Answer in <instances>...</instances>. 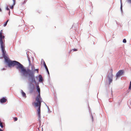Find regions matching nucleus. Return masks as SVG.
Returning <instances> with one entry per match:
<instances>
[{"label": "nucleus", "mask_w": 131, "mask_h": 131, "mask_svg": "<svg viewBox=\"0 0 131 131\" xmlns=\"http://www.w3.org/2000/svg\"><path fill=\"white\" fill-rule=\"evenodd\" d=\"M4 59L5 62L9 67H10L12 66L16 65V69L19 71L21 75L26 69L23 65L20 62L16 61L11 60L8 57Z\"/></svg>", "instance_id": "obj_1"}, {"label": "nucleus", "mask_w": 131, "mask_h": 131, "mask_svg": "<svg viewBox=\"0 0 131 131\" xmlns=\"http://www.w3.org/2000/svg\"><path fill=\"white\" fill-rule=\"evenodd\" d=\"M32 69L30 70L29 69H26L21 75L23 77H28V80L31 83H34L36 86L39 85V83L37 82L35 80L34 72Z\"/></svg>", "instance_id": "obj_2"}, {"label": "nucleus", "mask_w": 131, "mask_h": 131, "mask_svg": "<svg viewBox=\"0 0 131 131\" xmlns=\"http://www.w3.org/2000/svg\"><path fill=\"white\" fill-rule=\"evenodd\" d=\"M38 93V95L37 96L36 99V102L34 103V105L36 107H38L37 111V113L38 116V120L40 122H41L40 116V107L41 103L42 102V99L40 97V92Z\"/></svg>", "instance_id": "obj_3"}, {"label": "nucleus", "mask_w": 131, "mask_h": 131, "mask_svg": "<svg viewBox=\"0 0 131 131\" xmlns=\"http://www.w3.org/2000/svg\"><path fill=\"white\" fill-rule=\"evenodd\" d=\"M1 45H0V48L2 53V56L4 59L8 57V55L6 53V51L5 49V47L4 45H3V43L1 42Z\"/></svg>", "instance_id": "obj_4"}, {"label": "nucleus", "mask_w": 131, "mask_h": 131, "mask_svg": "<svg viewBox=\"0 0 131 131\" xmlns=\"http://www.w3.org/2000/svg\"><path fill=\"white\" fill-rule=\"evenodd\" d=\"M113 69H111L110 72L108 73L107 75V78L108 81V83L110 84L113 81V75L112 74Z\"/></svg>", "instance_id": "obj_5"}, {"label": "nucleus", "mask_w": 131, "mask_h": 131, "mask_svg": "<svg viewBox=\"0 0 131 131\" xmlns=\"http://www.w3.org/2000/svg\"><path fill=\"white\" fill-rule=\"evenodd\" d=\"M124 73V71L123 70H120L117 72L116 74V80L117 79V78L121 76Z\"/></svg>", "instance_id": "obj_6"}, {"label": "nucleus", "mask_w": 131, "mask_h": 131, "mask_svg": "<svg viewBox=\"0 0 131 131\" xmlns=\"http://www.w3.org/2000/svg\"><path fill=\"white\" fill-rule=\"evenodd\" d=\"M2 30H1L0 31V45H1V42H2L3 43V45H4L2 39L4 38L5 36L2 35Z\"/></svg>", "instance_id": "obj_7"}, {"label": "nucleus", "mask_w": 131, "mask_h": 131, "mask_svg": "<svg viewBox=\"0 0 131 131\" xmlns=\"http://www.w3.org/2000/svg\"><path fill=\"white\" fill-rule=\"evenodd\" d=\"M7 100V99L5 97H3L0 100V102L1 103H5Z\"/></svg>", "instance_id": "obj_8"}, {"label": "nucleus", "mask_w": 131, "mask_h": 131, "mask_svg": "<svg viewBox=\"0 0 131 131\" xmlns=\"http://www.w3.org/2000/svg\"><path fill=\"white\" fill-rule=\"evenodd\" d=\"M43 65H44V67H45L46 70V71H47L48 74H49V71H48V68H47V66L46 64V63L45 62V61L43 60Z\"/></svg>", "instance_id": "obj_9"}, {"label": "nucleus", "mask_w": 131, "mask_h": 131, "mask_svg": "<svg viewBox=\"0 0 131 131\" xmlns=\"http://www.w3.org/2000/svg\"><path fill=\"white\" fill-rule=\"evenodd\" d=\"M39 78L38 81L39 82H41L43 81V79L41 75L39 74Z\"/></svg>", "instance_id": "obj_10"}, {"label": "nucleus", "mask_w": 131, "mask_h": 131, "mask_svg": "<svg viewBox=\"0 0 131 131\" xmlns=\"http://www.w3.org/2000/svg\"><path fill=\"white\" fill-rule=\"evenodd\" d=\"M21 92L23 97H26V93L23 91V90H21Z\"/></svg>", "instance_id": "obj_11"}, {"label": "nucleus", "mask_w": 131, "mask_h": 131, "mask_svg": "<svg viewBox=\"0 0 131 131\" xmlns=\"http://www.w3.org/2000/svg\"><path fill=\"white\" fill-rule=\"evenodd\" d=\"M36 88L37 89V91L38 92H40V89L39 85H37L36 86Z\"/></svg>", "instance_id": "obj_12"}, {"label": "nucleus", "mask_w": 131, "mask_h": 131, "mask_svg": "<svg viewBox=\"0 0 131 131\" xmlns=\"http://www.w3.org/2000/svg\"><path fill=\"white\" fill-rule=\"evenodd\" d=\"M34 89V86L33 85V86L32 87H31L30 88V92L31 93L33 91Z\"/></svg>", "instance_id": "obj_13"}, {"label": "nucleus", "mask_w": 131, "mask_h": 131, "mask_svg": "<svg viewBox=\"0 0 131 131\" xmlns=\"http://www.w3.org/2000/svg\"><path fill=\"white\" fill-rule=\"evenodd\" d=\"M120 2H121V7H120V9H121V12H122V11L123 10H122V0H120Z\"/></svg>", "instance_id": "obj_14"}, {"label": "nucleus", "mask_w": 131, "mask_h": 131, "mask_svg": "<svg viewBox=\"0 0 131 131\" xmlns=\"http://www.w3.org/2000/svg\"><path fill=\"white\" fill-rule=\"evenodd\" d=\"M9 21V20H7L5 22V23H4V25H3V26L4 27H5L7 25V23H8V22Z\"/></svg>", "instance_id": "obj_15"}, {"label": "nucleus", "mask_w": 131, "mask_h": 131, "mask_svg": "<svg viewBox=\"0 0 131 131\" xmlns=\"http://www.w3.org/2000/svg\"><path fill=\"white\" fill-rule=\"evenodd\" d=\"M27 57L28 58V61L29 62V64L30 65V64L31 63H30V58L28 56H27Z\"/></svg>", "instance_id": "obj_16"}, {"label": "nucleus", "mask_w": 131, "mask_h": 131, "mask_svg": "<svg viewBox=\"0 0 131 131\" xmlns=\"http://www.w3.org/2000/svg\"><path fill=\"white\" fill-rule=\"evenodd\" d=\"M129 89H131V81L130 82V84L129 87Z\"/></svg>", "instance_id": "obj_17"}, {"label": "nucleus", "mask_w": 131, "mask_h": 131, "mask_svg": "<svg viewBox=\"0 0 131 131\" xmlns=\"http://www.w3.org/2000/svg\"><path fill=\"white\" fill-rule=\"evenodd\" d=\"M123 42L124 43H126V40L125 39H124L123 40Z\"/></svg>", "instance_id": "obj_18"}, {"label": "nucleus", "mask_w": 131, "mask_h": 131, "mask_svg": "<svg viewBox=\"0 0 131 131\" xmlns=\"http://www.w3.org/2000/svg\"><path fill=\"white\" fill-rule=\"evenodd\" d=\"M13 5H15V4L16 0H13Z\"/></svg>", "instance_id": "obj_19"}, {"label": "nucleus", "mask_w": 131, "mask_h": 131, "mask_svg": "<svg viewBox=\"0 0 131 131\" xmlns=\"http://www.w3.org/2000/svg\"><path fill=\"white\" fill-rule=\"evenodd\" d=\"M47 108L48 109V113H50V112H51V111H50V109H49V107H48V108Z\"/></svg>", "instance_id": "obj_20"}, {"label": "nucleus", "mask_w": 131, "mask_h": 131, "mask_svg": "<svg viewBox=\"0 0 131 131\" xmlns=\"http://www.w3.org/2000/svg\"><path fill=\"white\" fill-rule=\"evenodd\" d=\"M0 126L2 128H3V126L2 125V123H1L0 124Z\"/></svg>", "instance_id": "obj_21"}, {"label": "nucleus", "mask_w": 131, "mask_h": 131, "mask_svg": "<svg viewBox=\"0 0 131 131\" xmlns=\"http://www.w3.org/2000/svg\"><path fill=\"white\" fill-rule=\"evenodd\" d=\"M73 50V51H77V49H73L72 50Z\"/></svg>", "instance_id": "obj_22"}, {"label": "nucleus", "mask_w": 131, "mask_h": 131, "mask_svg": "<svg viewBox=\"0 0 131 131\" xmlns=\"http://www.w3.org/2000/svg\"><path fill=\"white\" fill-rule=\"evenodd\" d=\"M6 9L8 10H10L8 8V6H7L6 8Z\"/></svg>", "instance_id": "obj_23"}, {"label": "nucleus", "mask_w": 131, "mask_h": 131, "mask_svg": "<svg viewBox=\"0 0 131 131\" xmlns=\"http://www.w3.org/2000/svg\"><path fill=\"white\" fill-rule=\"evenodd\" d=\"M14 5H13V4L10 7V8H11V9H13V8H14Z\"/></svg>", "instance_id": "obj_24"}, {"label": "nucleus", "mask_w": 131, "mask_h": 131, "mask_svg": "<svg viewBox=\"0 0 131 131\" xmlns=\"http://www.w3.org/2000/svg\"><path fill=\"white\" fill-rule=\"evenodd\" d=\"M34 70L35 71H37V73H38V69H35Z\"/></svg>", "instance_id": "obj_25"}, {"label": "nucleus", "mask_w": 131, "mask_h": 131, "mask_svg": "<svg viewBox=\"0 0 131 131\" xmlns=\"http://www.w3.org/2000/svg\"><path fill=\"white\" fill-rule=\"evenodd\" d=\"M14 118H15V121H16L17 120V117H15Z\"/></svg>", "instance_id": "obj_26"}, {"label": "nucleus", "mask_w": 131, "mask_h": 131, "mask_svg": "<svg viewBox=\"0 0 131 131\" xmlns=\"http://www.w3.org/2000/svg\"><path fill=\"white\" fill-rule=\"evenodd\" d=\"M45 105H46V107H47V108H48V106L46 104V103H45Z\"/></svg>", "instance_id": "obj_27"}, {"label": "nucleus", "mask_w": 131, "mask_h": 131, "mask_svg": "<svg viewBox=\"0 0 131 131\" xmlns=\"http://www.w3.org/2000/svg\"><path fill=\"white\" fill-rule=\"evenodd\" d=\"M45 105H46V107H47V108H48V106L46 104V103H45Z\"/></svg>", "instance_id": "obj_28"}, {"label": "nucleus", "mask_w": 131, "mask_h": 131, "mask_svg": "<svg viewBox=\"0 0 131 131\" xmlns=\"http://www.w3.org/2000/svg\"><path fill=\"white\" fill-rule=\"evenodd\" d=\"M45 105H46V107H47V108H48V106L46 104V103H45Z\"/></svg>", "instance_id": "obj_29"}, {"label": "nucleus", "mask_w": 131, "mask_h": 131, "mask_svg": "<svg viewBox=\"0 0 131 131\" xmlns=\"http://www.w3.org/2000/svg\"><path fill=\"white\" fill-rule=\"evenodd\" d=\"M10 10H9V12H8V14L9 15H10Z\"/></svg>", "instance_id": "obj_30"}, {"label": "nucleus", "mask_w": 131, "mask_h": 131, "mask_svg": "<svg viewBox=\"0 0 131 131\" xmlns=\"http://www.w3.org/2000/svg\"><path fill=\"white\" fill-rule=\"evenodd\" d=\"M2 9H1V8L0 7V12H2Z\"/></svg>", "instance_id": "obj_31"}, {"label": "nucleus", "mask_w": 131, "mask_h": 131, "mask_svg": "<svg viewBox=\"0 0 131 131\" xmlns=\"http://www.w3.org/2000/svg\"><path fill=\"white\" fill-rule=\"evenodd\" d=\"M26 0H25L24 1L23 4L26 3Z\"/></svg>", "instance_id": "obj_32"}, {"label": "nucleus", "mask_w": 131, "mask_h": 131, "mask_svg": "<svg viewBox=\"0 0 131 131\" xmlns=\"http://www.w3.org/2000/svg\"><path fill=\"white\" fill-rule=\"evenodd\" d=\"M92 121H93V117L92 116Z\"/></svg>", "instance_id": "obj_33"}, {"label": "nucleus", "mask_w": 131, "mask_h": 131, "mask_svg": "<svg viewBox=\"0 0 131 131\" xmlns=\"http://www.w3.org/2000/svg\"><path fill=\"white\" fill-rule=\"evenodd\" d=\"M0 131H3V130H2L0 128Z\"/></svg>", "instance_id": "obj_34"}, {"label": "nucleus", "mask_w": 131, "mask_h": 131, "mask_svg": "<svg viewBox=\"0 0 131 131\" xmlns=\"http://www.w3.org/2000/svg\"><path fill=\"white\" fill-rule=\"evenodd\" d=\"M1 123H2L1 122V120L0 119V124Z\"/></svg>", "instance_id": "obj_35"}, {"label": "nucleus", "mask_w": 131, "mask_h": 131, "mask_svg": "<svg viewBox=\"0 0 131 131\" xmlns=\"http://www.w3.org/2000/svg\"><path fill=\"white\" fill-rule=\"evenodd\" d=\"M74 24H73V25H72V26H73H73H74Z\"/></svg>", "instance_id": "obj_36"}, {"label": "nucleus", "mask_w": 131, "mask_h": 131, "mask_svg": "<svg viewBox=\"0 0 131 131\" xmlns=\"http://www.w3.org/2000/svg\"><path fill=\"white\" fill-rule=\"evenodd\" d=\"M36 78H38V76H37L36 77Z\"/></svg>", "instance_id": "obj_37"}, {"label": "nucleus", "mask_w": 131, "mask_h": 131, "mask_svg": "<svg viewBox=\"0 0 131 131\" xmlns=\"http://www.w3.org/2000/svg\"><path fill=\"white\" fill-rule=\"evenodd\" d=\"M3 70H4V68H3Z\"/></svg>", "instance_id": "obj_38"}]
</instances>
